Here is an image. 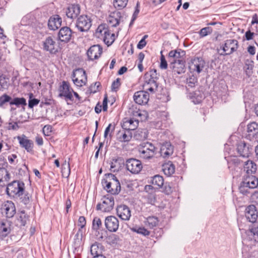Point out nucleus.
I'll return each mask as SVG.
<instances>
[{
	"label": "nucleus",
	"mask_w": 258,
	"mask_h": 258,
	"mask_svg": "<svg viewBox=\"0 0 258 258\" xmlns=\"http://www.w3.org/2000/svg\"><path fill=\"white\" fill-rule=\"evenodd\" d=\"M102 184L104 189L111 195L118 194L120 191V184L119 180L112 173L106 175L102 181Z\"/></svg>",
	"instance_id": "f257e3e1"
},
{
	"label": "nucleus",
	"mask_w": 258,
	"mask_h": 258,
	"mask_svg": "<svg viewBox=\"0 0 258 258\" xmlns=\"http://www.w3.org/2000/svg\"><path fill=\"white\" fill-rule=\"evenodd\" d=\"M258 186V178L253 174H244L239 186V190L243 195L248 194L249 189Z\"/></svg>",
	"instance_id": "f03ea898"
},
{
	"label": "nucleus",
	"mask_w": 258,
	"mask_h": 258,
	"mask_svg": "<svg viewBox=\"0 0 258 258\" xmlns=\"http://www.w3.org/2000/svg\"><path fill=\"white\" fill-rule=\"evenodd\" d=\"M95 34L98 38L102 39L108 46L112 44L115 39V34L111 33L105 25H99Z\"/></svg>",
	"instance_id": "7ed1b4c3"
},
{
	"label": "nucleus",
	"mask_w": 258,
	"mask_h": 258,
	"mask_svg": "<svg viewBox=\"0 0 258 258\" xmlns=\"http://www.w3.org/2000/svg\"><path fill=\"white\" fill-rule=\"evenodd\" d=\"M24 188L25 184L23 182L15 180L8 185L6 191L11 197H20L23 195Z\"/></svg>",
	"instance_id": "20e7f679"
},
{
	"label": "nucleus",
	"mask_w": 258,
	"mask_h": 258,
	"mask_svg": "<svg viewBox=\"0 0 258 258\" xmlns=\"http://www.w3.org/2000/svg\"><path fill=\"white\" fill-rule=\"evenodd\" d=\"M139 152L141 158L144 159H150L153 158L156 152L155 146L151 143H143L139 147Z\"/></svg>",
	"instance_id": "39448f33"
},
{
	"label": "nucleus",
	"mask_w": 258,
	"mask_h": 258,
	"mask_svg": "<svg viewBox=\"0 0 258 258\" xmlns=\"http://www.w3.org/2000/svg\"><path fill=\"white\" fill-rule=\"evenodd\" d=\"M101 203L97 205L96 209L102 212H110L114 205V199L113 196L107 195L104 196L101 199Z\"/></svg>",
	"instance_id": "423d86ee"
},
{
	"label": "nucleus",
	"mask_w": 258,
	"mask_h": 258,
	"mask_svg": "<svg viewBox=\"0 0 258 258\" xmlns=\"http://www.w3.org/2000/svg\"><path fill=\"white\" fill-rule=\"evenodd\" d=\"M72 77L74 84L79 87L85 85L87 81L86 72L83 69L75 70L73 72Z\"/></svg>",
	"instance_id": "0eeeda50"
},
{
	"label": "nucleus",
	"mask_w": 258,
	"mask_h": 258,
	"mask_svg": "<svg viewBox=\"0 0 258 258\" xmlns=\"http://www.w3.org/2000/svg\"><path fill=\"white\" fill-rule=\"evenodd\" d=\"M91 21L86 15H81L77 19L76 27L81 32H85L89 30L91 26Z\"/></svg>",
	"instance_id": "6e6552de"
},
{
	"label": "nucleus",
	"mask_w": 258,
	"mask_h": 258,
	"mask_svg": "<svg viewBox=\"0 0 258 258\" xmlns=\"http://www.w3.org/2000/svg\"><path fill=\"white\" fill-rule=\"evenodd\" d=\"M125 165L127 170L133 174L139 173L143 168L141 162L135 158L127 159Z\"/></svg>",
	"instance_id": "1a4fd4ad"
},
{
	"label": "nucleus",
	"mask_w": 258,
	"mask_h": 258,
	"mask_svg": "<svg viewBox=\"0 0 258 258\" xmlns=\"http://www.w3.org/2000/svg\"><path fill=\"white\" fill-rule=\"evenodd\" d=\"M238 47V41L234 39L227 40L223 47V52L220 53L221 55H229L236 50Z\"/></svg>",
	"instance_id": "9d476101"
},
{
	"label": "nucleus",
	"mask_w": 258,
	"mask_h": 258,
	"mask_svg": "<svg viewBox=\"0 0 258 258\" xmlns=\"http://www.w3.org/2000/svg\"><path fill=\"white\" fill-rule=\"evenodd\" d=\"M206 62L201 57H195L191 60L189 69L198 74L201 73L205 67Z\"/></svg>",
	"instance_id": "9b49d317"
},
{
	"label": "nucleus",
	"mask_w": 258,
	"mask_h": 258,
	"mask_svg": "<svg viewBox=\"0 0 258 258\" xmlns=\"http://www.w3.org/2000/svg\"><path fill=\"white\" fill-rule=\"evenodd\" d=\"M1 210L2 213L9 218L13 217L16 214L15 206L12 201L5 202L2 205Z\"/></svg>",
	"instance_id": "f8f14e48"
},
{
	"label": "nucleus",
	"mask_w": 258,
	"mask_h": 258,
	"mask_svg": "<svg viewBox=\"0 0 258 258\" xmlns=\"http://www.w3.org/2000/svg\"><path fill=\"white\" fill-rule=\"evenodd\" d=\"M105 225L108 231L114 232L118 229L119 221L115 216H109L105 218Z\"/></svg>",
	"instance_id": "ddd939ff"
},
{
	"label": "nucleus",
	"mask_w": 258,
	"mask_h": 258,
	"mask_svg": "<svg viewBox=\"0 0 258 258\" xmlns=\"http://www.w3.org/2000/svg\"><path fill=\"white\" fill-rule=\"evenodd\" d=\"M117 216L122 220L128 221L131 216V211L128 207L125 205H121L116 208Z\"/></svg>",
	"instance_id": "4468645a"
},
{
	"label": "nucleus",
	"mask_w": 258,
	"mask_h": 258,
	"mask_svg": "<svg viewBox=\"0 0 258 258\" xmlns=\"http://www.w3.org/2000/svg\"><path fill=\"white\" fill-rule=\"evenodd\" d=\"M247 130L248 139L258 142V124L255 122H251L247 125Z\"/></svg>",
	"instance_id": "2eb2a0df"
},
{
	"label": "nucleus",
	"mask_w": 258,
	"mask_h": 258,
	"mask_svg": "<svg viewBox=\"0 0 258 258\" xmlns=\"http://www.w3.org/2000/svg\"><path fill=\"white\" fill-rule=\"evenodd\" d=\"M245 216L250 222L254 223L257 218V211L253 205L247 206L245 209Z\"/></svg>",
	"instance_id": "dca6fc26"
},
{
	"label": "nucleus",
	"mask_w": 258,
	"mask_h": 258,
	"mask_svg": "<svg viewBox=\"0 0 258 258\" xmlns=\"http://www.w3.org/2000/svg\"><path fill=\"white\" fill-rule=\"evenodd\" d=\"M102 52V48L99 45H94L88 50L87 54L90 60H93L98 58Z\"/></svg>",
	"instance_id": "f3484780"
},
{
	"label": "nucleus",
	"mask_w": 258,
	"mask_h": 258,
	"mask_svg": "<svg viewBox=\"0 0 258 258\" xmlns=\"http://www.w3.org/2000/svg\"><path fill=\"white\" fill-rule=\"evenodd\" d=\"M20 146L25 148L27 152H30L33 150L34 143L33 142L28 139V138L24 135L17 137Z\"/></svg>",
	"instance_id": "a211bd4d"
},
{
	"label": "nucleus",
	"mask_w": 258,
	"mask_h": 258,
	"mask_svg": "<svg viewBox=\"0 0 258 258\" xmlns=\"http://www.w3.org/2000/svg\"><path fill=\"white\" fill-rule=\"evenodd\" d=\"M134 99L137 103L140 105L146 104L149 101V95L146 91H138L135 93Z\"/></svg>",
	"instance_id": "6ab92c4d"
},
{
	"label": "nucleus",
	"mask_w": 258,
	"mask_h": 258,
	"mask_svg": "<svg viewBox=\"0 0 258 258\" xmlns=\"http://www.w3.org/2000/svg\"><path fill=\"white\" fill-rule=\"evenodd\" d=\"M237 151L240 156L247 157L252 151V147L244 142H240L237 144Z\"/></svg>",
	"instance_id": "aec40b11"
},
{
	"label": "nucleus",
	"mask_w": 258,
	"mask_h": 258,
	"mask_svg": "<svg viewBox=\"0 0 258 258\" xmlns=\"http://www.w3.org/2000/svg\"><path fill=\"white\" fill-rule=\"evenodd\" d=\"M43 47L45 50L51 53H55L58 51V46L51 37H47L44 41Z\"/></svg>",
	"instance_id": "412c9836"
},
{
	"label": "nucleus",
	"mask_w": 258,
	"mask_h": 258,
	"mask_svg": "<svg viewBox=\"0 0 258 258\" xmlns=\"http://www.w3.org/2000/svg\"><path fill=\"white\" fill-rule=\"evenodd\" d=\"M185 54V51L181 49L171 50L168 54V61L171 63L172 61L174 62L178 60H183V57Z\"/></svg>",
	"instance_id": "4be33fe9"
},
{
	"label": "nucleus",
	"mask_w": 258,
	"mask_h": 258,
	"mask_svg": "<svg viewBox=\"0 0 258 258\" xmlns=\"http://www.w3.org/2000/svg\"><path fill=\"white\" fill-rule=\"evenodd\" d=\"M58 38L60 41L68 42L72 36V30L68 27L61 28L58 32Z\"/></svg>",
	"instance_id": "5701e85b"
},
{
	"label": "nucleus",
	"mask_w": 258,
	"mask_h": 258,
	"mask_svg": "<svg viewBox=\"0 0 258 258\" xmlns=\"http://www.w3.org/2000/svg\"><path fill=\"white\" fill-rule=\"evenodd\" d=\"M185 61L184 60H178L177 61H173L170 63V67L174 73L181 74L185 72Z\"/></svg>",
	"instance_id": "b1692460"
},
{
	"label": "nucleus",
	"mask_w": 258,
	"mask_h": 258,
	"mask_svg": "<svg viewBox=\"0 0 258 258\" xmlns=\"http://www.w3.org/2000/svg\"><path fill=\"white\" fill-rule=\"evenodd\" d=\"M80 13V8L78 5H73L69 6L66 11V14L68 18L74 19L77 17Z\"/></svg>",
	"instance_id": "393cba45"
},
{
	"label": "nucleus",
	"mask_w": 258,
	"mask_h": 258,
	"mask_svg": "<svg viewBox=\"0 0 258 258\" xmlns=\"http://www.w3.org/2000/svg\"><path fill=\"white\" fill-rule=\"evenodd\" d=\"M61 24V18L58 15H54L49 18L48 22L49 28L52 30L57 29Z\"/></svg>",
	"instance_id": "a878e982"
},
{
	"label": "nucleus",
	"mask_w": 258,
	"mask_h": 258,
	"mask_svg": "<svg viewBox=\"0 0 258 258\" xmlns=\"http://www.w3.org/2000/svg\"><path fill=\"white\" fill-rule=\"evenodd\" d=\"M139 124V119L134 118L126 119L123 121L122 127L125 130L132 131L135 130Z\"/></svg>",
	"instance_id": "bb28decb"
},
{
	"label": "nucleus",
	"mask_w": 258,
	"mask_h": 258,
	"mask_svg": "<svg viewBox=\"0 0 258 258\" xmlns=\"http://www.w3.org/2000/svg\"><path fill=\"white\" fill-rule=\"evenodd\" d=\"M59 91V94L58 96L60 97H64L68 99H71L73 97L72 94L70 90L69 86L65 81L62 82V84L60 86Z\"/></svg>",
	"instance_id": "cd10ccee"
},
{
	"label": "nucleus",
	"mask_w": 258,
	"mask_h": 258,
	"mask_svg": "<svg viewBox=\"0 0 258 258\" xmlns=\"http://www.w3.org/2000/svg\"><path fill=\"white\" fill-rule=\"evenodd\" d=\"M256 165L251 160H248L244 163V171L245 174H253L256 171Z\"/></svg>",
	"instance_id": "c85d7f7f"
},
{
	"label": "nucleus",
	"mask_w": 258,
	"mask_h": 258,
	"mask_svg": "<svg viewBox=\"0 0 258 258\" xmlns=\"http://www.w3.org/2000/svg\"><path fill=\"white\" fill-rule=\"evenodd\" d=\"M173 152V148L169 143H166L163 145L161 148V154L164 158L172 155Z\"/></svg>",
	"instance_id": "c756f323"
},
{
	"label": "nucleus",
	"mask_w": 258,
	"mask_h": 258,
	"mask_svg": "<svg viewBox=\"0 0 258 258\" xmlns=\"http://www.w3.org/2000/svg\"><path fill=\"white\" fill-rule=\"evenodd\" d=\"M162 170L167 176H170L175 172V166L171 161L164 163L162 166Z\"/></svg>",
	"instance_id": "7c9ffc66"
},
{
	"label": "nucleus",
	"mask_w": 258,
	"mask_h": 258,
	"mask_svg": "<svg viewBox=\"0 0 258 258\" xmlns=\"http://www.w3.org/2000/svg\"><path fill=\"white\" fill-rule=\"evenodd\" d=\"M103 249V246L100 243L95 242L91 246V253L93 256L100 255L102 253Z\"/></svg>",
	"instance_id": "2f4dec72"
},
{
	"label": "nucleus",
	"mask_w": 258,
	"mask_h": 258,
	"mask_svg": "<svg viewBox=\"0 0 258 258\" xmlns=\"http://www.w3.org/2000/svg\"><path fill=\"white\" fill-rule=\"evenodd\" d=\"M254 62L250 59H246L244 62V69L246 75L250 76L252 74Z\"/></svg>",
	"instance_id": "473e14b6"
},
{
	"label": "nucleus",
	"mask_w": 258,
	"mask_h": 258,
	"mask_svg": "<svg viewBox=\"0 0 258 258\" xmlns=\"http://www.w3.org/2000/svg\"><path fill=\"white\" fill-rule=\"evenodd\" d=\"M11 231L10 225L8 222H2L0 226V233L2 236H6Z\"/></svg>",
	"instance_id": "72a5a7b5"
},
{
	"label": "nucleus",
	"mask_w": 258,
	"mask_h": 258,
	"mask_svg": "<svg viewBox=\"0 0 258 258\" xmlns=\"http://www.w3.org/2000/svg\"><path fill=\"white\" fill-rule=\"evenodd\" d=\"M119 140L120 142H128L132 139V136L129 130H125L124 132H119Z\"/></svg>",
	"instance_id": "f704fd0d"
},
{
	"label": "nucleus",
	"mask_w": 258,
	"mask_h": 258,
	"mask_svg": "<svg viewBox=\"0 0 258 258\" xmlns=\"http://www.w3.org/2000/svg\"><path fill=\"white\" fill-rule=\"evenodd\" d=\"M10 179V175L7 170L5 168H0V184L8 181Z\"/></svg>",
	"instance_id": "c9c22d12"
},
{
	"label": "nucleus",
	"mask_w": 258,
	"mask_h": 258,
	"mask_svg": "<svg viewBox=\"0 0 258 258\" xmlns=\"http://www.w3.org/2000/svg\"><path fill=\"white\" fill-rule=\"evenodd\" d=\"M145 83H148L152 86V88H150L151 90H157L158 85L156 80L149 77V75H145Z\"/></svg>",
	"instance_id": "e433bc0d"
},
{
	"label": "nucleus",
	"mask_w": 258,
	"mask_h": 258,
	"mask_svg": "<svg viewBox=\"0 0 258 258\" xmlns=\"http://www.w3.org/2000/svg\"><path fill=\"white\" fill-rule=\"evenodd\" d=\"M152 183L158 187H161L164 184L163 178L162 176L156 175L153 177Z\"/></svg>",
	"instance_id": "4c0bfd02"
},
{
	"label": "nucleus",
	"mask_w": 258,
	"mask_h": 258,
	"mask_svg": "<svg viewBox=\"0 0 258 258\" xmlns=\"http://www.w3.org/2000/svg\"><path fill=\"white\" fill-rule=\"evenodd\" d=\"M158 219L157 217L154 216L149 217L146 219V225L150 228H152L156 226L158 223Z\"/></svg>",
	"instance_id": "58836bf2"
},
{
	"label": "nucleus",
	"mask_w": 258,
	"mask_h": 258,
	"mask_svg": "<svg viewBox=\"0 0 258 258\" xmlns=\"http://www.w3.org/2000/svg\"><path fill=\"white\" fill-rule=\"evenodd\" d=\"M10 105H15L17 106H25L27 104L26 100L24 98H15L10 102Z\"/></svg>",
	"instance_id": "ea45409f"
},
{
	"label": "nucleus",
	"mask_w": 258,
	"mask_h": 258,
	"mask_svg": "<svg viewBox=\"0 0 258 258\" xmlns=\"http://www.w3.org/2000/svg\"><path fill=\"white\" fill-rule=\"evenodd\" d=\"M62 175L63 177H68L70 174V164L66 161L63 163L61 169Z\"/></svg>",
	"instance_id": "a19ab883"
},
{
	"label": "nucleus",
	"mask_w": 258,
	"mask_h": 258,
	"mask_svg": "<svg viewBox=\"0 0 258 258\" xmlns=\"http://www.w3.org/2000/svg\"><path fill=\"white\" fill-rule=\"evenodd\" d=\"M249 236L258 242V227L253 226L249 229Z\"/></svg>",
	"instance_id": "79ce46f5"
},
{
	"label": "nucleus",
	"mask_w": 258,
	"mask_h": 258,
	"mask_svg": "<svg viewBox=\"0 0 258 258\" xmlns=\"http://www.w3.org/2000/svg\"><path fill=\"white\" fill-rule=\"evenodd\" d=\"M132 230L137 233L142 234L144 236H148L150 234V232L143 227H135L132 228Z\"/></svg>",
	"instance_id": "37998d69"
},
{
	"label": "nucleus",
	"mask_w": 258,
	"mask_h": 258,
	"mask_svg": "<svg viewBox=\"0 0 258 258\" xmlns=\"http://www.w3.org/2000/svg\"><path fill=\"white\" fill-rule=\"evenodd\" d=\"M128 0H113L114 6L118 9H122L126 7Z\"/></svg>",
	"instance_id": "c03bdc74"
},
{
	"label": "nucleus",
	"mask_w": 258,
	"mask_h": 258,
	"mask_svg": "<svg viewBox=\"0 0 258 258\" xmlns=\"http://www.w3.org/2000/svg\"><path fill=\"white\" fill-rule=\"evenodd\" d=\"M134 116L140 118L141 121L146 120L148 117V113L145 111L139 110L134 113Z\"/></svg>",
	"instance_id": "a18cd8bd"
},
{
	"label": "nucleus",
	"mask_w": 258,
	"mask_h": 258,
	"mask_svg": "<svg viewBox=\"0 0 258 258\" xmlns=\"http://www.w3.org/2000/svg\"><path fill=\"white\" fill-rule=\"evenodd\" d=\"M120 167V164L117 159H113L110 163V170L115 172L119 170Z\"/></svg>",
	"instance_id": "49530a36"
},
{
	"label": "nucleus",
	"mask_w": 258,
	"mask_h": 258,
	"mask_svg": "<svg viewBox=\"0 0 258 258\" xmlns=\"http://www.w3.org/2000/svg\"><path fill=\"white\" fill-rule=\"evenodd\" d=\"M33 95L32 93L29 94V100L28 102V106L30 108H32L34 106L38 104L40 100L37 99H32Z\"/></svg>",
	"instance_id": "de8ad7c7"
},
{
	"label": "nucleus",
	"mask_w": 258,
	"mask_h": 258,
	"mask_svg": "<svg viewBox=\"0 0 258 258\" xmlns=\"http://www.w3.org/2000/svg\"><path fill=\"white\" fill-rule=\"evenodd\" d=\"M186 83L188 87L193 88L197 83V79L193 76H190L187 79Z\"/></svg>",
	"instance_id": "09e8293b"
},
{
	"label": "nucleus",
	"mask_w": 258,
	"mask_h": 258,
	"mask_svg": "<svg viewBox=\"0 0 258 258\" xmlns=\"http://www.w3.org/2000/svg\"><path fill=\"white\" fill-rule=\"evenodd\" d=\"M102 225V222L100 219L98 217H95L93 221V228L94 230H97L100 226Z\"/></svg>",
	"instance_id": "8fccbe9b"
},
{
	"label": "nucleus",
	"mask_w": 258,
	"mask_h": 258,
	"mask_svg": "<svg viewBox=\"0 0 258 258\" xmlns=\"http://www.w3.org/2000/svg\"><path fill=\"white\" fill-rule=\"evenodd\" d=\"M11 100V97L5 94L0 97V107H2L6 102H9Z\"/></svg>",
	"instance_id": "3c124183"
},
{
	"label": "nucleus",
	"mask_w": 258,
	"mask_h": 258,
	"mask_svg": "<svg viewBox=\"0 0 258 258\" xmlns=\"http://www.w3.org/2000/svg\"><path fill=\"white\" fill-rule=\"evenodd\" d=\"M212 32V29L210 27H205L200 31V35L201 37H204Z\"/></svg>",
	"instance_id": "603ef678"
},
{
	"label": "nucleus",
	"mask_w": 258,
	"mask_h": 258,
	"mask_svg": "<svg viewBox=\"0 0 258 258\" xmlns=\"http://www.w3.org/2000/svg\"><path fill=\"white\" fill-rule=\"evenodd\" d=\"M7 86V81L4 75L0 76V90L5 89Z\"/></svg>",
	"instance_id": "864d4df0"
},
{
	"label": "nucleus",
	"mask_w": 258,
	"mask_h": 258,
	"mask_svg": "<svg viewBox=\"0 0 258 258\" xmlns=\"http://www.w3.org/2000/svg\"><path fill=\"white\" fill-rule=\"evenodd\" d=\"M109 22L111 24L112 27H116L119 24V20L117 18L113 16H110L108 20Z\"/></svg>",
	"instance_id": "5fc2aeb1"
},
{
	"label": "nucleus",
	"mask_w": 258,
	"mask_h": 258,
	"mask_svg": "<svg viewBox=\"0 0 258 258\" xmlns=\"http://www.w3.org/2000/svg\"><path fill=\"white\" fill-rule=\"evenodd\" d=\"M114 130V126L112 125L111 123L109 124L108 126L106 128L104 134V137L105 138H106L108 135H109V133L112 132Z\"/></svg>",
	"instance_id": "6e6d98bb"
},
{
	"label": "nucleus",
	"mask_w": 258,
	"mask_h": 258,
	"mask_svg": "<svg viewBox=\"0 0 258 258\" xmlns=\"http://www.w3.org/2000/svg\"><path fill=\"white\" fill-rule=\"evenodd\" d=\"M120 85V79L117 78L112 84L111 89L113 91H116Z\"/></svg>",
	"instance_id": "4d7b16f0"
},
{
	"label": "nucleus",
	"mask_w": 258,
	"mask_h": 258,
	"mask_svg": "<svg viewBox=\"0 0 258 258\" xmlns=\"http://www.w3.org/2000/svg\"><path fill=\"white\" fill-rule=\"evenodd\" d=\"M162 53V51L161 52ZM160 68L162 69H166L167 68V63L164 56L161 54Z\"/></svg>",
	"instance_id": "13d9d810"
},
{
	"label": "nucleus",
	"mask_w": 258,
	"mask_h": 258,
	"mask_svg": "<svg viewBox=\"0 0 258 258\" xmlns=\"http://www.w3.org/2000/svg\"><path fill=\"white\" fill-rule=\"evenodd\" d=\"M52 127L50 125H46L43 128V133L45 136H48L51 132Z\"/></svg>",
	"instance_id": "bf43d9fd"
},
{
	"label": "nucleus",
	"mask_w": 258,
	"mask_h": 258,
	"mask_svg": "<svg viewBox=\"0 0 258 258\" xmlns=\"http://www.w3.org/2000/svg\"><path fill=\"white\" fill-rule=\"evenodd\" d=\"M146 74L149 75V77L154 79V80H157L158 78V75L157 73V71L156 70H152L149 72V73H147Z\"/></svg>",
	"instance_id": "052dcab7"
},
{
	"label": "nucleus",
	"mask_w": 258,
	"mask_h": 258,
	"mask_svg": "<svg viewBox=\"0 0 258 258\" xmlns=\"http://www.w3.org/2000/svg\"><path fill=\"white\" fill-rule=\"evenodd\" d=\"M8 130H17L19 128L17 122H10L8 126Z\"/></svg>",
	"instance_id": "680f3d73"
},
{
	"label": "nucleus",
	"mask_w": 258,
	"mask_h": 258,
	"mask_svg": "<svg viewBox=\"0 0 258 258\" xmlns=\"http://www.w3.org/2000/svg\"><path fill=\"white\" fill-rule=\"evenodd\" d=\"M139 3L138 2L136 5V10L133 14L132 20L130 23V25L133 23L134 20L136 19L137 15L139 13Z\"/></svg>",
	"instance_id": "e2e57ef3"
},
{
	"label": "nucleus",
	"mask_w": 258,
	"mask_h": 258,
	"mask_svg": "<svg viewBox=\"0 0 258 258\" xmlns=\"http://www.w3.org/2000/svg\"><path fill=\"white\" fill-rule=\"evenodd\" d=\"M86 219L83 216L80 217L78 220V225L81 228H83L86 225Z\"/></svg>",
	"instance_id": "0e129e2a"
},
{
	"label": "nucleus",
	"mask_w": 258,
	"mask_h": 258,
	"mask_svg": "<svg viewBox=\"0 0 258 258\" xmlns=\"http://www.w3.org/2000/svg\"><path fill=\"white\" fill-rule=\"evenodd\" d=\"M172 191L171 187L166 183L164 187L163 192L166 195H169L172 192Z\"/></svg>",
	"instance_id": "69168bd1"
},
{
	"label": "nucleus",
	"mask_w": 258,
	"mask_h": 258,
	"mask_svg": "<svg viewBox=\"0 0 258 258\" xmlns=\"http://www.w3.org/2000/svg\"><path fill=\"white\" fill-rule=\"evenodd\" d=\"M146 40H145L144 39H142L138 43L137 47L140 49H142L146 46Z\"/></svg>",
	"instance_id": "338daca9"
},
{
	"label": "nucleus",
	"mask_w": 258,
	"mask_h": 258,
	"mask_svg": "<svg viewBox=\"0 0 258 258\" xmlns=\"http://www.w3.org/2000/svg\"><path fill=\"white\" fill-rule=\"evenodd\" d=\"M254 35V33L251 32L250 31H248L245 33V36L246 40H249L252 39V37Z\"/></svg>",
	"instance_id": "774afa93"
}]
</instances>
